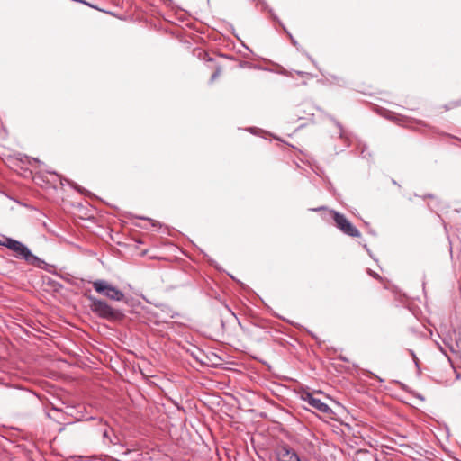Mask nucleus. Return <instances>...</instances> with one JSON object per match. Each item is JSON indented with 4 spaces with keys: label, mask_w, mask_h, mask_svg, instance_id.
Listing matches in <instances>:
<instances>
[{
    "label": "nucleus",
    "mask_w": 461,
    "mask_h": 461,
    "mask_svg": "<svg viewBox=\"0 0 461 461\" xmlns=\"http://www.w3.org/2000/svg\"><path fill=\"white\" fill-rule=\"evenodd\" d=\"M86 296L90 302L91 311L98 317L108 321H115L123 317L122 311L113 308L105 301L87 294Z\"/></svg>",
    "instance_id": "1"
},
{
    "label": "nucleus",
    "mask_w": 461,
    "mask_h": 461,
    "mask_svg": "<svg viewBox=\"0 0 461 461\" xmlns=\"http://www.w3.org/2000/svg\"><path fill=\"white\" fill-rule=\"evenodd\" d=\"M10 250L14 252V257L17 259L24 260L27 264L33 267L43 268L45 265L44 260L32 254L31 249L23 242L14 240V241L8 242Z\"/></svg>",
    "instance_id": "2"
},
{
    "label": "nucleus",
    "mask_w": 461,
    "mask_h": 461,
    "mask_svg": "<svg viewBox=\"0 0 461 461\" xmlns=\"http://www.w3.org/2000/svg\"><path fill=\"white\" fill-rule=\"evenodd\" d=\"M86 420H93L95 424L93 429L95 434L101 435L102 443L104 446L119 445L120 438L115 434L113 429L102 418L89 417Z\"/></svg>",
    "instance_id": "3"
},
{
    "label": "nucleus",
    "mask_w": 461,
    "mask_h": 461,
    "mask_svg": "<svg viewBox=\"0 0 461 461\" xmlns=\"http://www.w3.org/2000/svg\"><path fill=\"white\" fill-rule=\"evenodd\" d=\"M91 284L96 293L110 300L121 302L124 299L123 292L104 279H96Z\"/></svg>",
    "instance_id": "4"
},
{
    "label": "nucleus",
    "mask_w": 461,
    "mask_h": 461,
    "mask_svg": "<svg viewBox=\"0 0 461 461\" xmlns=\"http://www.w3.org/2000/svg\"><path fill=\"white\" fill-rule=\"evenodd\" d=\"M333 220L336 226L346 235L350 237H359V230L341 213L333 212Z\"/></svg>",
    "instance_id": "5"
},
{
    "label": "nucleus",
    "mask_w": 461,
    "mask_h": 461,
    "mask_svg": "<svg viewBox=\"0 0 461 461\" xmlns=\"http://www.w3.org/2000/svg\"><path fill=\"white\" fill-rule=\"evenodd\" d=\"M302 399L305 402H307L311 407H312L313 409H315V410H317V411H321L322 413L329 414V413H330L332 411L331 409L328 406V404H326L325 402H323L320 399L315 398L310 393H304L302 395Z\"/></svg>",
    "instance_id": "6"
},
{
    "label": "nucleus",
    "mask_w": 461,
    "mask_h": 461,
    "mask_svg": "<svg viewBox=\"0 0 461 461\" xmlns=\"http://www.w3.org/2000/svg\"><path fill=\"white\" fill-rule=\"evenodd\" d=\"M278 461H300L297 454L287 447H282L277 453Z\"/></svg>",
    "instance_id": "7"
},
{
    "label": "nucleus",
    "mask_w": 461,
    "mask_h": 461,
    "mask_svg": "<svg viewBox=\"0 0 461 461\" xmlns=\"http://www.w3.org/2000/svg\"><path fill=\"white\" fill-rule=\"evenodd\" d=\"M10 241H14V240L13 238L6 237L4 235L0 237V246L2 247H5L10 249V245H8V242Z\"/></svg>",
    "instance_id": "8"
},
{
    "label": "nucleus",
    "mask_w": 461,
    "mask_h": 461,
    "mask_svg": "<svg viewBox=\"0 0 461 461\" xmlns=\"http://www.w3.org/2000/svg\"><path fill=\"white\" fill-rule=\"evenodd\" d=\"M335 124L337 125V127L339 129V137L342 138V139H348V136L346 134V131L343 130L342 128V125L338 122L337 121H334Z\"/></svg>",
    "instance_id": "9"
},
{
    "label": "nucleus",
    "mask_w": 461,
    "mask_h": 461,
    "mask_svg": "<svg viewBox=\"0 0 461 461\" xmlns=\"http://www.w3.org/2000/svg\"><path fill=\"white\" fill-rule=\"evenodd\" d=\"M410 353H411V357L413 358L414 364H415L418 371L420 372L419 360H418L415 353L412 350H410Z\"/></svg>",
    "instance_id": "10"
},
{
    "label": "nucleus",
    "mask_w": 461,
    "mask_h": 461,
    "mask_svg": "<svg viewBox=\"0 0 461 461\" xmlns=\"http://www.w3.org/2000/svg\"><path fill=\"white\" fill-rule=\"evenodd\" d=\"M221 74V69L217 68L211 77V82L214 81Z\"/></svg>",
    "instance_id": "11"
},
{
    "label": "nucleus",
    "mask_w": 461,
    "mask_h": 461,
    "mask_svg": "<svg viewBox=\"0 0 461 461\" xmlns=\"http://www.w3.org/2000/svg\"><path fill=\"white\" fill-rule=\"evenodd\" d=\"M368 274H369L370 276H372L373 277H375V278H380V276H379L378 274H376L375 272H373V271H372V270H370V269L368 270Z\"/></svg>",
    "instance_id": "12"
},
{
    "label": "nucleus",
    "mask_w": 461,
    "mask_h": 461,
    "mask_svg": "<svg viewBox=\"0 0 461 461\" xmlns=\"http://www.w3.org/2000/svg\"><path fill=\"white\" fill-rule=\"evenodd\" d=\"M288 35H289V37H290V39H291V41H292V43H293L294 45H296V43H297V42H296V41L293 38V36H292L290 33H288Z\"/></svg>",
    "instance_id": "13"
},
{
    "label": "nucleus",
    "mask_w": 461,
    "mask_h": 461,
    "mask_svg": "<svg viewBox=\"0 0 461 461\" xmlns=\"http://www.w3.org/2000/svg\"><path fill=\"white\" fill-rule=\"evenodd\" d=\"M438 348H439V349H440V351H441V352H443L444 354H446V353H445V351H444V349H443V348H442L441 346H438Z\"/></svg>",
    "instance_id": "14"
},
{
    "label": "nucleus",
    "mask_w": 461,
    "mask_h": 461,
    "mask_svg": "<svg viewBox=\"0 0 461 461\" xmlns=\"http://www.w3.org/2000/svg\"><path fill=\"white\" fill-rule=\"evenodd\" d=\"M323 209V207H319L318 209H312L313 211H319V210H321Z\"/></svg>",
    "instance_id": "15"
},
{
    "label": "nucleus",
    "mask_w": 461,
    "mask_h": 461,
    "mask_svg": "<svg viewBox=\"0 0 461 461\" xmlns=\"http://www.w3.org/2000/svg\"><path fill=\"white\" fill-rule=\"evenodd\" d=\"M456 378H457V379H459V378H460V375H459V374H457V375H456Z\"/></svg>",
    "instance_id": "16"
}]
</instances>
